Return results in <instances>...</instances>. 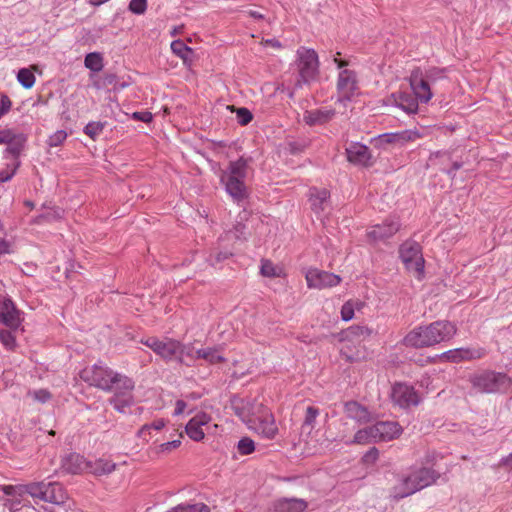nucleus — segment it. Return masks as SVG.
<instances>
[{
  "label": "nucleus",
  "mask_w": 512,
  "mask_h": 512,
  "mask_svg": "<svg viewBox=\"0 0 512 512\" xmlns=\"http://www.w3.org/2000/svg\"><path fill=\"white\" fill-rule=\"evenodd\" d=\"M456 333V327L449 321H434L412 329L403 339L407 347L425 348L450 340Z\"/></svg>",
  "instance_id": "obj_1"
},
{
  "label": "nucleus",
  "mask_w": 512,
  "mask_h": 512,
  "mask_svg": "<svg viewBox=\"0 0 512 512\" xmlns=\"http://www.w3.org/2000/svg\"><path fill=\"white\" fill-rule=\"evenodd\" d=\"M445 69L430 67L422 70L415 67L408 78L410 87L419 102L427 103L433 97L432 88L440 81H446Z\"/></svg>",
  "instance_id": "obj_2"
},
{
  "label": "nucleus",
  "mask_w": 512,
  "mask_h": 512,
  "mask_svg": "<svg viewBox=\"0 0 512 512\" xmlns=\"http://www.w3.org/2000/svg\"><path fill=\"white\" fill-rule=\"evenodd\" d=\"M250 158L240 157L231 161L226 171L221 175V182L225 185L226 192L237 203H241L248 197L247 187L244 179L247 176L248 163Z\"/></svg>",
  "instance_id": "obj_3"
},
{
  "label": "nucleus",
  "mask_w": 512,
  "mask_h": 512,
  "mask_svg": "<svg viewBox=\"0 0 512 512\" xmlns=\"http://www.w3.org/2000/svg\"><path fill=\"white\" fill-rule=\"evenodd\" d=\"M134 388L135 382L132 378L117 372L109 385V389L105 392L113 393L108 401L114 409L119 413H125L126 409L134 403Z\"/></svg>",
  "instance_id": "obj_4"
},
{
  "label": "nucleus",
  "mask_w": 512,
  "mask_h": 512,
  "mask_svg": "<svg viewBox=\"0 0 512 512\" xmlns=\"http://www.w3.org/2000/svg\"><path fill=\"white\" fill-rule=\"evenodd\" d=\"M439 475L430 468H420L413 471L408 477L394 487V497L396 499L405 498L434 483Z\"/></svg>",
  "instance_id": "obj_5"
},
{
  "label": "nucleus",
  "mask_w": 512,
  "mask_h": 512,
  "mask_svg": "<svg viewBox=\"0 0 512 512\" xmlns=\"http://www.w3.org/2000/svg\"><path fill=\"white\" fill-rule=\"evenodd\" d=\"M472 387L480 393H498L508 389L511 379L504 373L483 371L470 377Z\"/></svg>",
  "instance_id": "obj_6"
},
{
  "label": "nucleus",
  "mask_w": 512,
  "mask_h": 512,
  "mask_svg": "<svg viewBox=\"0 0 512 512\" xmlns=\"http://www.w3.org/2000/svg\"><path fill=\"white\" fill-rule=\"evenodd\" d=\"M24 491L35 499L60 505L67 499V494L58 482H33L24 486Z\"/></svg>",
  "instance_id": "obj_7"
},
{
  "label": "nucleus",
  "mask_w": 512,
  "mask_h": 512,
  "mask_svg": "<svg viewBox=\"0 0 512 512\" xmlns=\"http://www.w3.org/2000/svg\"><path fill=\"white\" fill-rule=\"evenodd\" d=\"M297 69L299 79L296 85L301 86L302 83H309L315 80L319 73L318 55L313 49L300 47L297 50Z\"/></svg>",
  "instance_id": "obj_8"
},
{
  "label": "nucleus",
  "mask_w": 512,
  "mask_h": 512,
  "mask_svg": "<svg viewBox=\"0 0 512 512\" xmlns=\"http://www.w3.org/2000/svg\"><path fill=\"white\" fill-rule=\"evenodd\" d=\"M399 254L406 269L413 273L417 279H421L424 274L425 264L421 246L415 241H405L400 246Z\"/></svg>",
  "instance_id": "obj_9"
},
{
  "label": "nucleus",
  "mask_w": 512,
  "mask_h": 512,
  "mask_svg": "<svg viewBox=\"0 0 512 512\" xmlns=\"http://www.w3.org/2000/svg\"><path fill=\"white\" fill-rule=\"evenodd\" d=\"M116 373V371L108 366L96 363L92 366L85 367L80 372V378L90 386L106 391L109 389V385L112 383Z\"/></svg>",
  "instance_id": "obj_10"
},
{
  "label": "nucleus",
  "mask_w": 512,
  "mask_h": 512,
  "mask_svg": "<svg viewBox=\"0 0 512 512\" xmlns=\"http://www.w3.org/2000/svg\"><path fill=\"white\" fill-rule=\"evenodd\" d=\"M141 343L152 349L165 361L177 359V356L184 352V345L181 342L170 338L160 340L157 337H148L146 339H141Z\"/></svg>",
  "instance_id": "obj_11"
},
{
  "label": "nucleus",
  "mask_w": 512,
  "mask_h": 512,
  "mask_svg": "<svg viewBox=\"0 0 512 512\" xmlns=\"http://www.w3.org/2000/svg\"><path fill=\"white\" fill-rule=\"evenodd\" d=\"M230 406L235 415L247 425L256 423L254 417L264 409V406L255 400L240 397H233Z\"/></svg>",
  "instance_id": "obj_12"
},
{
  "label": "nucleus",
  "mask_w": 512,
  "mask_h": 512,
  "mask_svg": "<svg viewBox=\"0 0 512 512\" xmlns=\"http://www.w3.org/2000/svg\"><path fill=\"white\" fill-rule=\"evenodd\" d=\"M358 89L356 72L350 69L341 70L337 79V102L350 101L358 93Z\"/></svg>",
  "instance_id": "obj_13"
},
{
  "label": "nucleus",
  "mask_w": 512,
  "mask_h": 512,
  "mask_svg": "<svg viewBox=\"0 0 512 512\" xmlns=\"http://www.w3.org/2000/svg\"><path fill=\"white\" fill-rule=\"evenodd\" d=\"M22 321V312L13 300L7 295H0V322L11 330H17Z\"/></svg>",
  "instance_id": "obj_14"
},
{
  "label": "nucleus",
  "mask_w": 512,
  "mask_h": 512,
  "mask_svg": "<svg viewBox=\"0 0 512 512\" xmlns=\"http://www.w3.org/2000/svg\"><path fill=\"white\" fill-rule=\"evenodd\" d=\"M254 419L256 420V423L249 424L248 427L250 429L255 430V432L266 439H273L276 436L278 428L275 424L273 415L265 407L254 417Z\"/></svg>",
  "instance_id": "obj_15"
},
{
  "label": "nucleus",
  "mask_w": 512,
  "mask_h": 512,
  "mask_svg": "<svg viewBox=\"0 0 512 512\" xmlns=\"http://www.w3.org/2000/svg\"><path fill=\"white\" fill-rule=\"evenodd\" d=\"M306 281L309 288L323 289L337 286L341 278L327 271L310 269L306 273Z\"/></svg>",
  "instance_id": "obj_16"
},
{
  "label": "nucleus",
  "mask_w": 512,
  "mask_h": 512,
  "mask_svg": "<svg viewBox=\"0 0 512 512\" xmlns=\"http://www.w3.org/2000/svg\"><path fill=\"white\" fill-rule=\"evenodd\" d=\"M347 159L350 163L363 167H371L374 159L370 149L359 142H352L345 149Z\"/></svg>",
  "instance_id": "obj_17"
},
{
  "label": "nucleus",
  "mask_w": 512,
  "mask_h": 512,
  "mask_svg": "<svg viewBox=\"0 0 512 512\" xmlns=\"http://www.w3.org/2000/svg\"><path fill=\"white\" fill-rule=\"evenodd\" d=\"M392 401L401 408H407L419 403V397L413 387L397 383L392 387Z\"/></svg>",
  "instance_id": "obj_18"
},
{
  "label": "nucleus",
  "mask_w": 512,
  "mask_h": 512,
  "mask_svg": "<svg viewBox=\"0 0 512 512\" xmlns=\"http://www.w3.org/2000/svg\"><path fill=\"white\" fill-rule=\"evenodd\" d=\"M400 228V223L395 218H389L382 224L371 227L367 232V237L372 242L384 241L392 237Z\"/></svg>",
  "instance_id": "obj_19"
},
{
  "label": "nucleus",
  "mask_w": 512,
  "mask_h": 512,
  "mask_svg": "<svg viewBox=\"0 0 512 512\" xmlns=\"http://www.w3.org/2000/svg\"><path fill=\"white\" fill-rule=\"evenodd\" d=\"M373 427L377 442L391 441L398 438L402 433V427L397 422L381 421Z\"/></svg>",
  "instance_id": "obj_20"
},
{
  "label": "nucleus",
  "mask_w": 512,
  "mask_h": 512,
  "mask_svg": "<svg viewBox=\"0 0 512 512\" xmlns=\"http://www.w3.org/2000/svg\"><path fill=\"white\" fill-rule=\"evenodd\" d=\"M335 114V109L322 107L306 111L304 113L303 120L309 126L323 125L331 121Z\"/></svg>",
  "instance_id": "obj_21"
},
{
  "label": "nucleus",
  "mask_w": 512,
  "mask_h": 512,
  "mask_svg": "<svg viewBox=\"0 0 512 512\" xmlns=\"http://www.w3.org/2000/svg\"><path fill=\"white\" fill-rule=\"evenodd\" d=\"M438 357L444 361L458 363L463 360H472L481 357V353L478 350H471L468 348H456L448 350Z\"/></svg>",
  "instance_id": "obj_22"
},
{
  "label": "nucleus",
  "mask_w": 512,
  "mask_h": 512,
  "mask_svg": "<svg viewBox=\"0 0 512 512\" xmlns=\"http://www.w3.org/2000/svg\"><path fill=\"white\" fill-rule=\"evenodd\" d=\"M420 138V134L416 130H404L395 133H384L379 136L383 143L404 145L407 142H413Z\"/></svg>",
  "instance_id": "obj_23"
},
{
  "label": "nucleus",
  "mask_w": 512,
  "mask_h": 512,
  "mask_svg": "<svg viewBox=\"0 0 512 512\" xmlns=\"http://www.w3.org/2000/svg\"><path fill=\"white\" fill-rule=\"evenodd\" d=\"M307 508V502L300 498H282L274 502V512H303Z\"/></svg>",
  "instance_id": "obj_24"
},
{
  "label": "nucleus",
  "mask_w": 512,
  "mask_h": 512,
  "mask_svg": "<svg viewBox=\"0 0 512 512\" xmlns=\"http://www.w3.org/2000/svg\"><path fill=\"white\" fill-rule=\"evenodd\" d=\"M344 412L348 418L359 423H367L370 421V412L368 409L356 401L345 403Z\"/></svg>",
  "instance_id": "obj_25"
},
{
  "label": "nucleus",
  "mask_w": 512,
  "mask_h": 512,
  "mask_svg": "<svg viewBox=\"0 0 512 512\" xmlns=\"http://www.w3.org/2000/svg\"><path fill=\"white\" fill-rule=\"evenodd\" d=\"M330 197V193L327 189L322 188H311L310 189V202L311 208L314 212L319 213L324 210V204Z\"/></svg>",
  "instance_id": "obj_26"
},
{
  "label": "nucleus",
  "mask_w": 512,
  "mask_h": 512,
  "mask_svg": "<svg viewBox=\"0 0 512 512\" xmlns=\"http://www.w3.org/2000/svg\"><path fill=\"white\" fill-rule=\"evenodd\" d=\"M395 104L400 107L403 111L408 114H413L418 111L417 98H413L411 95L406 93H399L398 95L393 94Z\"/></svg>",
  "instance_id": "obj_27"
},
{
  "label": "nucleus",
  "mask_w": 512,
  "mask_h": 512,
  "mask_svg": "<svg viewBox=\"0 0 512 512\" xmlns=\"http://www.w3.org/2000/svg\"><path fill=\"white\" fill-rule=\"evenodd\" d=\"M372 335V330L367 326L353 325L347 328L343 332L344 339L351 341H362L369 338Z\"/></svg>",
  "instance_id": "obj_28"
},
{
  "label": "nucleus",
  "mask_w": 512,
  "mask_h": 512,
  "mask_svg": "<svg viewBox=\"0 0 512 512\" xmlns=\"http://www.w3.org/2000/svg\"><path fill=\"white\" fill-rule=\"evenodd\" d=\"M198 358L205 360L209 364H217L225 361L219 347H206L198 349Z\"/></svg>",
  "instance_id": "obj_29"
},
{
  "label": "nucleus",
  "mask_w": 512,
  "mask_h": 512,
  "mask_svg": "<svg viewBox=\"0 0 512 512\" xmlns=\"http://www.w3.org/2000/svg\"><path fill=\"white\" fill-rule=\"evenodd\" d=\"M27 142V136L23 133H16L7 144L6 153L11 154L15 159L19 157Z\"/></svg>",
  "instance_id": "obj_30"
},
{
  "label": "nucleus",
  "mask_w": 512,
  "mask_h": 512,
  "mask_svg": "<svg viewBox=\"0 0 512 512\" xmlns=\"http://www.w3.org/2000/svg\"><path fill=\"white\" fill-rule=\"evenodd\" d=\"M171 50L175 55L180 57L185 64L190 63L192 61L191 57L193 55V50L189 46H187L182 40H174L171 43Z\"/></svg>",
  "instance_id": "obj_31"
},
{
  "label": "nucleus",
  "mask_w": 512,
  "mask_h": 512,
  "mask_svg": "<svg viewBox=\"0 0 512 512\" xmlns=\"http://www.w3.org/2000/svg\"><path fill=\"white\" fill-rule=\"evenodd\" d=\"M373 442H377V440L374 432V427L372 425L365 427L364 429L358 430L351 443L369 444Z\"/></svg>",
  "instance_id": "obj_32"
},
{
  "label": "nucleus",
  "mask_w": 512,
  "mask_h": 512,
  "mask_svg": "<svg viewBox=\"0 0 512 512\" xmlns=\"http://www.w3.org/2000/svg\"><path fill=\"white\" fill-rule=\"evenodd\" d=\"M81 463L82 457L76 453H72L65 458L63 468L69 473L77 474L83 469Z\"/></svg>",
  "instance_id": "obj_33"
},
{
  "label": "nucleus",
  "mask_w": 512,
  "mask_h": 512,
  "mask_svg": "<svg viewBox=\"0 0 512 512\" xmlns=\"http://www.w3.org/2000/svg\"><path fill=\"white\" fill-rule=\"evenodd\" d=\"M115 463L105 460L99 459L97 460L92 467H90L91 472L97 476L110 474L115 470Z\"/></svg>",
  "instance_id": "obj_34"
},
{
  "label": "nucleus",
  "mask_w": 512,
  "mask_h": 512,
  "mask_svg": "<svg viewBox=\"0 0 512 512\" xmlns=\"http://www.w3.org/2000/svg\"><path fill=\"white\" fill-rule=\"evenodd\" d=\"M85 67L94 72H99L103 68V58L100 53H88L84 59Z\"/></svg>",
  "instance_id": "obj_35"
},
{
  "label": "nucleus",
  "mask_w": 512,
  "mask_h": 512,
  "mask_svg": "<svg viewBox=\"0 0 512 512\" xmlns=\"http://www.w3.org/2000/svg\"><path fill=\"white\" fill-rule=\"evenodd\" d=\"M167 512H210V508L204 503L179 504Z\"/></svg>",
  "instance_id": "obj_36"
},
{
  "label": "nucleus",
  "mask_w": 512,
  "mask_h": 512,
  "mask_svg": "<svg viewBox=\"0 0 512 512\" xmlns=\"http://www.w3.org/2000/svg\"><path fill=\"white\" fill-rule=\"evenodd\" d=\"M260 273L265 277H279L282 269L274 265L270 260H262Z\"/></svg>",
  "instance_id": "obj_37"
},
{
  "label": "nucleus",
  "mask_w": 512,
  "mask_h": 512,
  "mask_svg": "<svg viewBox=\"0 0 512 512\" xmlns=\"http://www.w3.org/2000/svg\"><path fill=\"white\" fill-rule=\"evenodd\" d=\"M17 80L24 88L30 89L35 83V76L29 69L22 68L18 71Z\"/></svg>",
  "instance_id": "obj_38"
},
{
  "label": "nucleus",
  "mask_w": 512,
  "mask_h": 512,
  "mask_svg": "<svg viewBox=\"0 0 512 512\" xmlns=\"http://www.w3.org/2000/svg\"><path fill=\"white\" fill-rule=\"evenodd\" d=\"M104 127V122L92 121L84 127V133L91 139L95 140L102 133Z\"/></svg>",
  "instance_id": "obj_39"
},
{
  "label": "nucleus",
  "mask_w": 512,
  "mask_h": 512,
  "mask_svg": "<svg viewBox=\"0 0 512 512\" xmlns=\"http://www.w3.org/2000/svg\"><path fill=\"white\" fill-rule=\"evenodd\" d=\"M185 430L187 435L194 441H200L205 436L201 426H198L197 422L192 421L191 419L187 423Z\"/></svg>",
  "instance_id": "obj_40"
},
{
  "label": "nucleus",
  "mask_w": 512,
  "mask_h": 512,
  "mask_svg": "<svg viewBox=\"0 0 512 512\" xmlns=\"http://www.w3.org/2000/svg\"><path fill=\"white\" fill-rule=\"evenodd\" d=\"M233 253L231 251H221L216 248L211 249L209 256L207 258V261L212 265L215 266L218 263H221L222 261L228 259L231 257Z\"/></svg>",
  "instance_id": "obj_41"
},
{
  "label": "nucleus",
  "mask_w": 512,
  "mask_h": 512,
  "mask_svg": "<svg viewBox=\"0 0 512 512\" xmlns=\"http://www.w3.org/2000/svg\"><path fill=\"white\" fill-rule=\"evenodd\" d=\"M319 409L314 406H308L303 421V429L309 427L312 430L315 426L317 417L319 416Z\"/></svg>",
  "instance_id": "obj_42"
},
{
  "label": "nucleus",
  "mask_w": 512,
  "mask_h": 512,
  "mask_svg": "<svg viewBox=\"0 0 512 512\" xmlns=\"http://www.w3.org/2000/svg\"><path fill=\"white\" fill-rule=\"evenodd\" d=\"M117 76L114 73H105L102 77L94 81L93 86L100 90L111 85H115Z\"/></svg>",
  "instance_id": "obj_43"
},
{
  "label": "nucleus",
  "mask_w": 512,
  "mask_h": 512,
  "mask_svg": "<svg viewBox=\"0 0 512 512\" xmlns=\"http://www.w3.org/2000/svg\"><path fill=\"white\" fill-rule=\"evenodd\" d=\"M237 450L241 455H249L255 451V442L249 437H243L238 441Z\"/></svg>",
  "instance_id": "obj_44"
},
{
  "label": "nucleus",
  "mask_w": 512,
  "mask_h": 512,
  "mask_svg": "<svg viewBox=\"0 0 512 512\" xmlns=\"http://www.w3.org/2000/svg\"><path fill=\"white\" fill-rule=\"evenodd\" d=\"M14 330H0V341L8 349H13L16 345L15 336L13 335Z\"/></svg>",
  "instance_id": "obj_45"
},
{
  "label": "nucleus",
  "mask_w": 512,
  "mask_h": 512,
  "mask_svg": "<svg viewBox=\"0 0 512 512\" xmlns=\"http://www.w3.org/2000/svg\"><path fill=\"white\" fill-rule=\"evenodd\" d=\"M148 7L147 0H131L128 9L131 13L136 15H143Z\"/></svg>",
  "instance_id": "obj_46"
},
{
  "label": "nucleus",
  "mask_w": 512,
  "mask_h": 512,
  "mask_svg": "<svg viewBox=\"0 0 512 512\" xmlns=\"http://www.w3.org/2000/svg\"><path fill=\"white\" fill-rule=\"evenodd\" d=\"M429 160H438L440 165L446 167V164L452 161V153L450 151H437L430 155Z\"/></svg>",
  "instance_id": "obj_47"
},
{
  "label": "nucleus",
  "mask_w": 512,
  "mask_h": 512,
  "mask_svg": "<svg viewBox=\"0 0 512 512\" xmlns=\"http://www.w3.org/2000/svg\"><path fill=\"white\" fill-rule=\"evenodd\" d=\"M236 119L240 125L244 126L252 121L253 115L250 110L242 107L237 109Z\"/></svg>",
  "instance_id": "obj_48"
},
{
  "label": "nucleus",
  "mask_w": 512,
  "mask_h": 512,
  "mask_svg": "<svg viewBox=\"0 0 512 512\" xmlns=\"http://www.w3.org/2000/svg\"><path fill=\"white\" fill-rule=\"evenodd\" d=\"M67 138V133L64 130H58L52 134L47 143L50 147L60 146Z\"/></svg>",
  "instance_id": "obj_49"
},
{
  "label": "nucleus",
  "mask_w": 512,
  "mask_h": 512,
  "mask_svg": "<svg viewBox=\"0 0 512 512\" xmlns=\"http://www.w3.org/2000/svg\"><path fill=\"white\" fill-rule=\"evenodd\" d=\"M19 166L20 162L16 161L12 166L7 165L6 169L0 170V181H9L14 176Z\"/></svg>",
  "instance_id": "obj_50"
},
{
  "label": "nucleus",
  "mask_w": 512,
  "mask_h": 512,
  "mask_svg": "<svg viewBox=\"0 0 512 512\" xmlns=\"http://www.w3.org/2000/svg\"><path fill=\"white\" fill-rule=\"evenodd\" d=\"M355 305L353 301H347L341 308V317L344 321H349L353 318Z\"/></svg>",
  "instance_id": "obj_51"
},
{
  "label": "nucleus",
  "mask_w": 512,
  "mask_h": 512,
  "mask_svg": "<svg viewBox=\"0 0 512 512\" xmlns=\"http://www.w3.org/2000/svg\"><path fill=\"white\" fill-rule=\"evenodd\" d=\"M245 230V225L239 222L236 225H234L233 229H231L227 235L233 237L235 240H241L245 238Z\"/></svg>",
  "instance_id": "obj_52"
},
{
  "label": "nucleus",
  "mask_w": 512,
  "mask_h": 512,
  "mask_svg": "<svg viewBox=\"0 0 512 512\" xmlns=\"http://www.w3.org/2000/svg\"><path fill=\"white\" fill-rule=\"evenodd\" d=\"M165 426V422L163 419H157L153 421L151 424H145L139 431V435L144 437L146 431H149L150 429L154 430H161Z\"/></svg>",
  "instance_id": "obj_53"
},
{
  "label": "nucleus",
  "mask_w": 512,
  "mask_h": 512,
  "mask_svg": "<svg viewBox=\"0 0 512 512\" xmlns=\"http://www.w3.org/2000/svg\"><path fill=\"white\" fill-rule=\"evenodd\" d=\"M12 106L10 98L6 94L0 95V118L7 114Z\"/></svg>",
  "instance_id": "obj_54"
},
{
  "label": "nucleus",
  "mask_w": 512,
  "mask_h": 512,
  "mask_svg": "<svg viewBox=\"0 0 512 512\" xmlns=\"http://www.w3.org/2000/svg\"><path fill=\"white\" fill-rule=\"evenodd\" d=\"M379 457V451L376 447L369 449L363 456V462L374 463Z\"/></svg>",
  "instance_id": "obj_55"
},
{
  "label": "nucleus",
  "mask_w": 512,
  "mask_h": 512,
  "mask_svg": "<svg viewBox=\"0 0 512 512\" xmlns=\"http://www.w3.org/2000/svg\"><path fill=\"white\" fill-rule=\"evenodd\" d=\"M451 162H452V167L450 169H448L446 167H442V171L445 172L451 179H453L455 177V171L462 168L463 162L458 161V160L451 161Z\"/></svg>",
  "instance_id": "obj_56"
},
{
  "label": "nucleus",
  "mask_w": 512,
  "mask_h": 512,
  "mask_svg": "<svg viewBox=\"0 0 512 512\" xmlns=\"http://www.w3.org/2000/svg\"><path fill=\"white\" fill-rule=\"evenodd\" d=\"M15 134L12 129L0 130V144H8Z\"/></svg>",
  "instance_id": "obj_57"
},
{
  "label": "nucleus",
  "mask_w": 512,
  "mask_h": 512,
  "mask_svg": "<svg viewBox=\"0 0 512 512\" xmlns=\"http://www.w3.org/2000/svg\"><path fill=\"white\" fill-rule=\"evenodd\" d=\"M34 399L38 400L41 403H45L51 398V394L49 391L45 389H40L33 392Z\"/></svg>",
  "instance_id": "obj_58"
},
{
  "label": "nucleus",
  "mask_w": 512,
  "mask_h": 512,
  "mask_svg": "<svg viewBox=\"0 0 512 512\" xmlns=\"http://www.w3.org/2000/svg\"><path fill=\"white\" fill-rule=\"evenodd\" d=\"M133 118L136 120L142 121L144 123H149L152 121L153 116H152V113H150L148 111H143V112H134Z\"/></svg>",
  "instance_id": "obj_59"
},
{
  "label": "nucleus",
  "mask_w": 512,
  "mask_h": 512,
  "mask_svg": "<svg viewBox=\"0 0 512 512\" xmlns=\"http://www.w3.org/2000/svg\"><path fill=\"white\" fill-rule=\"evenodd\" d=\"M180 444H181V441L179 439L173 440V441H168V442L162 443L160 445V449L163 452H169V451L179 447Z\"/></svg>",
  "instance_id": "obj_60"
},
{
  "label": "nucleus",
  "mask_w": 512,
  "mask_h": 512,
  "mask_svg": "<svg viewBox=\"0 0 512 512\" xmlns=\"http://www.w3.org/2000/svg\"><path fill=\"white\" fill-rule=\"evenodd\" d=\"M191 420L197 422V425L202 427L210 421V417L205 413H200L191 418Z\"/></svg>",
  "instance_id": "obj_61"
},
{
  "label": "nucleus",
  "mask_w": 512,
  "mask_h": 512,
  "mask_svg": "<svg viewBox=\"0 0 512 512\" xmlns=\"http://www.w3.org/2000/svg\"><path fill=\"white\" fill-rule=\"evenodd\" d=\"M187 356L189 357L190 359H193L194 357V349L189 347V346H185L184 345V352L181 354V355H178L177 356V360L182 363L183 362V356Z\"/></svg>",
  "instance_id": "obj_62"
},
{
  "label": "nucleus",
  "mask_w": 512,
  "mask_h": 512,
  "mask_svg": "<svg viewBox=\"0 0 512 512\" xmlns=\"http://www.w3.org/2000/svg\"><path fill=\"white\" fill-rule=\"evenodd\" d=\"M10 244L3 237H0V255L10 253Z\"/></svg>",
  "instance_id": "obj_63"
},
{
  "label": "nucleus",
  "mask_w": 512,
  "mask_h": 512,
  "mask_svg": "<svg viewBox=\"0 0 512 512\" xmlns=\"http://www.w3.org/2000/svg\"><path fill=\"white\" fill-rule=\"evenodd\" d=\"M187 404L185 401L183 400H177L176 401V406H175V411H174V414L175 415H180L184 412L185 408H186Z\"/></svg>",
  "instance_id": "obj_64"
}]
</instances>
